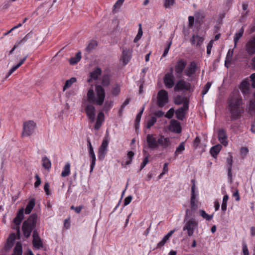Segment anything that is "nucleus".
I'll use <instances>...</instances> for the list:
<instances>
[{
    "instance_id": "nucleus-16",
    "label": "nucleus",
    "mask_w": 255,
    "mask_h": 255,
    "mask_svg": "<svg viewBox=\"0 0 255 255\" xmlns=\"http://www.w3.org/2000/svg\"><path fill=\"white\" fill-rule=\"evenodd\" d=\"M197 69V67L196 62L195 61H192L184 70V74L187 76L190 77L195 74Z\"/></svg>"
},
{
    "instance_id": "nucleus-2",
    "label": "nucleus",
    "mask_w": 255,
    "mask_h": 255,
    "mask_svg": "<svg viewBox=\"0 0 255 255\" xmlns=\"http://www.w3.org/2000/svg\"><path fill=\"white\" fill-rule=\"evenodd\" d=\"M146 141L148 147L152 150L157 149L159 145L165 148L171 144L169 138L165 137L161 134L157 135L156 134H148L146 136Z\"/></svg>"
},
{
    "instance_id": "nucleus-35",
    "label": "nucleus",
    "mask_w": 255,
    "mask_h": 255,
    "mask_svg": "<svg viewBox=\"0 0 255 255\" xmlns=\"http://www.w3.org/2000/svg\"><path fill=\"white\" fill-rule=\"evenodd\" d=\"M76 81V79L74 77H72L69 80H66L65 85L63 87V90L64 91L67 89L69 88L71 86L73 83Z\"/></svg>"
},
{
    "instance_id": "nucleus-29",
    "label": "nucleus",
    "mask_w": 255,
    "mask_h": 255,
    "mask_svg": "<svg viewBox=\"0 0 255 255\" xmlns=\"http://www.w3.org/2000/svg\"><path fill=\"white\" fill-rule=\"evenodd\" d=\"M35 206V201L34 199H31L26 205L25 209V213L29 214Z\"/></svg>"
},
{
    "instance_id": "nucleus-23",
    "label": "nucleus",
    "mask_w": 255,
    "mask_h": 255,
    "mask_svg": "<svg viewBox=\"0 0 255 255\" xmlns=\"http://www.w3.org/2000/svg\"><path fill=\"white\" fill-rule=\"evenodd\" d=\"M102 70L99 67H96L94 70L90 73V78L88 80L90 82L91 79L97 80L99 76L101 75Z\"/></svg>"
},
{
    "instance_id": "nucleus-22",
    "label": "nucleus",
    "mask_w": 255,
    "mask_h": 255,
    "mask_svg": "<svg viewBox=\"0 0 255 255\" xmlns=\"http://www.w3.org/2000/svg\"><path fill=\"white\" fill-rule=\"evenodd\" d=\"M23 208L20 209L17 213L16 216L14 218L13 222L16 226H19L24 218Z\"/></svg>"
},
{
    "instance_id": "nucleus-32",
    "label": "nucleus",
    "mask_w": 255,
    "mask_h": 255,
    "mask_svg": "<svg viewBox=\"0 0 255 255\" xmlns=\"http://www.w3.org/2000/svg\"><path fill=\"white\" fill-rule=\"evenodd\" d=\"M81 58V52H78L75 56L74 57H72L70 59L69 62L72 65H74L77 62H78Z\"/></svg>"
},
{
    "instance_id": "nucleus-62",
    "label": "nucleus",
    "mask_w": 255,
    "mask_h": 255,
    "mask_svg": "<svg viewBox=\"0 0 255 255\" xmlns=\"http://www.w3.org/2000/svg\"><path fill=\"white\" fill-rule=\"evenodd\" d=\"M124 0H118L117 2L114 4V7L115 8H119L123 3Z\"/></svg>"
},
{
    "instance_id": "nucleus-60",
    "label": "nucleus",
    "mask_w": 255,
    "mask_h": 255,
    "mask_svg": "<svg viewBox=\"0 0 255 255\" xmlns=\"http://www.w3.org/2000/svg\"><path fill=\"white\" fill-rule=\"evenodd\" d=\"M49 187H50L49 184L48 182L45 183L44 186V190L47 195H49L50 194V192H49Z\"/></svg>"
},
{
    "instance_id": "nucleus-53",
    "label": "nucleus",
    "mask_w": 255,
    "mask_h": 255,
    "mask_svg": "<svg viewBox=\"0 0 255 255\" xmlns=\"http://www.w3.org/2000/svg\"><path fill=\"white\" fill-rule=\"evenodd\" d=\"M35 178L36 180V182L34 183V187L35 188H37L41 184V179L38 174H36L35 176Z\"/></svg>"
},
{
    "instance_id": "nucleus-28",
    "label": "nucleus",
    "mask_w": 255,
    "mask_h": 255,
    "mask_svg": "<svg viewBox=\"0 0 255 255\" xmlns=\"http://www.w3.org/2000/svg\"><path fill=\"white\" fill-rule=\"evenodd\" d=\"M22 248L20 243L17 242L14 248L13 254L11 255H22Z\"/></svg>"
},
{
    "instance_id": "nucleus-30",
    "label": "nucleus",
    "mask_w": 255,
    "mask_h": 255,
    "mask_svg": "<svg viewBox=\"0 0 255 255\" xmlns=\"http://www.w3.org/2000/svg\"><path fill=\"white\" fill-rule=\"evenodd\" d=\"M186 102H188L187 99L180 95L177 96L174 99V103L176 105H179L183 104L184 105Z\"/></svg>"
},
{
    "instance_id": "nucleus-54",
    "label": "nucleus",
    "mask_w": 255,
    "mask_h": 255,
    "mask_svg": "<svg viewBox=\"0 0 255 255\" xmlns=\"http://www.w3.org/2000/svg\"><path fill=\"white\" fill-rule=\"evenodd\" d=\"M141 116L139 115H136L135 119V128L136 129L139 128V123L140 121Z\"/></svg>"
},
{
    "instance_id": "nucleus-41",
    "label": "nucleus",
    "mask_w": 255,
    "mask_h": 255,
    "mask_svg": "<svg viewBox=\"0 0 255 255\" xmlns=\"http://www.w3.org/2000/svg\"><path fill=\"white\" fill-rule=\"evenodd\" d=\"M97 45V43L96 41H91L87 46L86 49L88 52H90L92 50L95 48Z\"/></svg>"
},
{
    "instance_id": "nucleus-14",
    "label": "nucleus",
    "mask_w": 255,
    "mask_h": 255,
    "mask_svg": "<svg viewBox=\"0 0 255 255\" xmlns=\"http://www.w3.org/2000/svg\"><path fill=\"white\" fill-rule=\"evenodd\" d=\"M240 89L242 92L244 96V98L245 99H248L250 95V88L249 82L247 81H243L240 85Z\"/></svg>"
},
{
    "instance_id": "nucleus-42",
    "label": "nucleus",
    "mask_w": 255,
    "mask_h": 255,
    "mask_svg": "<svg viewBox=\"0 0 255 255\" xmlns=\"http://www.w3.org/2000/svg\"><path fill=\"white\" fill-rule=\"evenodd\" d=\"M156 118L154 117L148 120L146 125V128H150L156 122Z\"/></svg>"
},
{
    "instance_id": "nucleus-40",
    "label": "nucleus",
    "mask_w": 255,
    "mask_h": 255,
    "mask_svg": "<svg viewBox=\"0 0 255 255\" xmlns=\"http://www.w3.org/2000/svg\"><path fill=\"white\" fill-rule=\"evenodd\" d=\"M229 197L227 195H225L223 197V202L221 206V209L223 211H225L227 210V201L228 200Z\"/></svg>"
},
{
    "instance_id": "nucleus-21",
    "label": "nucleus",
    "mask_w": 255,
    "mask_h": 255,
    "mask_svg": "<svg viewBox=\"0 0 255 255\" xmlns=\"http://www.w3.org/2000/svg\"><path fill=\"white\" fill-rule=\"evenodd\" d=\"M204 38L198 35L194 34L190 38V42L192 45L200 46L203 42Z\"/></svg>"
},
{
    "instance_id": "nucleus-39",
    "label": "nucleus",
    "mask_w": 255,
    "mask_h": 255,
    "mask_svg": "<svg viewBox=\"0 0 255 255\" xmlns=\"http://www.w3.org/2000/svg\"><path fill=\"white\" fill-rule=\"evenodd\" d=\"M185 150L184 142H182L180 143L179 145L176 148V151L174 153L175 155L177 154H181Z\"/></svg>"
},
{
    "instance_id": "nucleus-3",
    "label": "nucleus",
    "mask_w": 255,
    "mask_h": 255,
    "mask_svg": "<svg viewBox=\"0 0 255 255\" xmlns=\"http://www.w3.org/2000/svg\"><path fill=\"white\" fill-rule=\"evenodd\" d=\"M96 95L92 87L90 88L87 94V101L89 103L95 104L99 106L103 104L105 98V91L101 85H96Z\"/></svg>"
},
{
    "instance_id": "nucleus-13",
    "label": "nucleus",
    "mask_w": 255,
    "mask_h": 255,
    "mask_svg": "<svg viewBox=\"0 0 255 255\" xmlns=\"http://www.w3.org/2000/svg\"><path fill=\"white\" fill-rule=\"evenodd\" d=\"M192 186L191 187V197L190 199L191 208L192 211H195L198 208V205L196 203L195 184L194 180H192Z\"/></svg>"
},
{
    "instance_id": "nucleus-36",
    "label": "nucleus",
    "mask_w": 255,
    "mask_h": 255,
    "mask_svg": "<svg viewBox=\"0 0 255 255\" xmlns=\"http://www.w3.org/2000/svg\"><path fill=\"white\" fill-rule=\"evenodd\" d=\"M134 153L132 151H130L128 152L127 160L125 162L126 165H128L131 163L132 160V158L134 156Z\"/></svg>"
},
{
    "instance_id": "nucleus-33",
    "label": "nucleus",
    "mask_w": 255,
    "mask_h": 255,
    "mask_svg": "<svg viewBox=\"0 0 255 255\" xmlns=\"http://www.w3.org/2000/svg\"><path fill=\"white\" fill-rule=\"evenodd\" d=\"M32 244L34 247L40 249L43 247V243L40 238L33 239Z\"/></svg>"
},
{
    "instance_id": "nucleus-31",
    "label": "nucleus",
    "mask_w": 255,
    "mask_h": 255,
    "mask_svg": "<svg viewBox=\"0 0 255 255\" xmlns=\"http://www.w3.org/2000/svg\"><path fill=\"white\" fill-rule=\"evenodd\" d=\"M70 173V164L69 163H67L63 168V170L61 173V176L63 177H65L68 176Z\"/></svg>"
},
{
    "instance_id": "nucleus-24",
    "label": "nucleus",
    "mask_w": 255,
    "mask_h": 255,
    "mask_svg": "<svg viewBox=\"0 0 255 255\" xmlns=\"http://www.w3.org/2000/svg\"><path fill=\"white\" fill-rule=\"evenodd\" d=\"M15 240V235L14 234H11L9 236L7 239V242L5 245V249L6 251L9 250L13 245L14 242Z\"/></svg>"
},
{
    "instance_id": "nucleus-8",
    "label": "nucleus",
    "mask_w": 255,
    "mask_h": 255,
    "mask_svg": "<svg viewBox=\"0 0 255 255\" xmlns=\"http://www.w3.org/2000/svg\"><path fill=\"white\" fill-rule=\"evenodd\" d=\"M91 103L85 105L84 111L88 118L90 120V123L94 122L96 116V109L95 107L91 104Z\"/></svg>"
},
{
    "instance_id": "nucleus-45",
    "label": "nucleus",
    "mask_w": 255,
    "mask_h": 255,
    "mask_svg": "<svg viewBox=\"0 0 255 255\" xmlns=\"http://www.w3.org/2000/svg\"><path fill=\"white\" fill-rule=\"evenodd\" d=\"M211 83L209 82H207L206 84L202 91V95H203V96L208 92V90H209L211 86Z\"/></svg>"
},
{
    "instance_id": "nucleus-17",
    "label": "nucleus",
    "mask_w": 255,
    "mask_h": 255,
    "mask_svg": "<svg viewBox=\"0 0 255 255\" xmlns=\"http://www.w3.org/2000/svg\"><path fill=\"white\" fill-rule=\"evenodd\" d=\"M169 129L171 131L177 133H180L182 131L180 124L175 120H172L170 121Z\"/></svg>"
},
{
    "instance_id": "nucleus-50",
    "label": "nucleus",
    "mask_w": 255,
    "mask_h": 255,
    "mask_svg": "<svg viewBox=\"0 0 255 255\" xmlns=\"http://www.w3.org/2000/svg\"><path fill=\"white\" fill-rule=\"evenodd\" d=\"M227 167L232 168L233 164V156L229 155L227 159Z\"/></svg>"
},
{
    "instance_id": "nucleus-15",
    "label": "nucleus",
    "mask_w": 255,
    "mask_h": 255,
    "mask_svg": "<svg viewBox=\"0 0 255 255\" xmlns=\"http://www.w3.org/2000/svg\"><path fill=\"white\" fill-rule=\"evenodd\" d=\"M108 141L107 139H104L102 143L101 146L99 149L98 158L100 160L104 159L107 151V147Z\"/></svg>"
},
{
    "instance_id": "nucleus-6",
    "label": "nucleus",
    "mask_w": 255,
    "mask_h": 255,
    "mask_svg": "<svg viewBox=\"0 0 255 255\" xmlns=\"http://www.w3.org/2000/svg\"><path fill=\"white\" fill-rule=\"evenodd\" d=\"M198 227V223L193 219L189 220L186 222L183 228V231H187L189 237L193 236L194 231Z\"/></svg>"
},
{
    "instance_id": "nucleus-26",
    "label": "nucleus",
    "mask_w": 255,
    "mask_h": 255,
    "mask_svg": "<svg viewBox=\"0 0 255 255\" xmlns=\"http://www.w3.org/2000/svg\"><path fill=\"white\" fill-rule=\"evenodd\" d=\"M222 148L221 145L218 144L211 147L210 149V153L213 157H216Z\"/></svg>"
},
{
    "instance_id": "nucleus-38",
    "label": "nucleus",
    "mask_w": 255,
    "mask_h": 255,
    "mask_svg": "<svg viewBox=\"0 0 255 255\" xmlns=\"http://www.w3.org/2000/svg\"><path fill=\"white\" fill-rule=\"evenodd\" d=\"M113 106V102L106 101L103 108V111L106 112H108Z\"/></svg>"
},
{
    "instance_id": "nucleus-25",
    "label": "nucleus",
    "mask_w": 255,
    "mask_h": 255,
    "mask_svg": "<svg viewBox=\"0 0 255 255\" xmlns=\"http://www.w3.org/2000/svg\"><path fill=\"white\" fill-rule=\"evenodd\" d=\"M31 34L29 33L27 34L22 39L17 42L11 49V50L9 51V54H12L15 49L19 45L25 43L30 37Z\"/></svg>"
},
{
    "instance_id": "nucleus-51",
    "label": "nucleus",
    "mask_w": 255,
    "mask_h": 255,
    "mask_svg": "<svg viewBox=\"0 0 255 255\" xmlns=\"http://www.w3.org/2000/svg\"><path fill=\"white\" fill-rule=\"evenodd\" d=\"M213 40H211L207 45V54L210 55L211 52V49L213 47Z\"/></svg>"
},
{
    "instance_id": "nucleus-12",
    "label": "nucleus",
    "mask_w": 255,
    "mask_h": 255,
    "mask_svg": "<svg viewBox=\"0 0 255 255\" xmlns=\"http://www.w3.org/2000/svg\"><path fill=\"white\" fill-rule=\"evenodd\" d=\"M188 102H186L182 107L176 111L175 114L176 118L179 120H183L185 118V113L188 110Z\"/></svg>"
},
{
    "instance_id": "nucleus-55",
    "label": "nucleus",
    "mask_w": 255,
    "mask_h": 255,
    "mask_svg": "<svg viewBox=\"0 0 255 255\" xmlns=\"http://www.w3.org/2000/svg\"><path fill=\"white\" fill-rule=\"evenodd\" d=\"M97 121L103 123L104 121V114L102 112H100L97 116Z\"/></svg>"
},
{
    "instance_id": "nucleus-61",
    "label": "nucleus",
    "mask_w": 255,
    "mask_h": 255,
    "mask_svg": "<svg viewBox=\"0 0 255 255\" xmlns=\"http://www.w3.org/2000/svg\"><path fill=\"white\" fill-rule=\"evenodd\" d=\"M188 21H189V26L190 27H192L193 25L194 22V17L193 16H189L188 17Z\"/></svg>"
},
{
    "instance_id": "nucleus-52",
    "label": "nucleus",
    "mask_w": 255,
    "mask_h": 255,
    "mask_svg": "<svg viewBox=\"0 0 255 255\" xmlns=\"http://www.w3.org/2000/svg\"><path fill=\"white\" fill-rule=\"evenodd\" d=\"M148 162V156H146L144 158L143 161L140 165V170H142L146 166Z\"/></svg>"
},
{
    "instance_id": "nucleus-5",
    "label": "nucleus",
    "mask_w": 255,
    "mask_h": 255,
    "mask_svg": "<svg viewBox=\"0 0 255 255\" xmlns=\"http://www.w3.org/2000/svg\"><path fill=\"white\" fill-rule=\"evenodd\" d=\"M36 124L32 121H28L23 124L22 136H29L34 132Z\"/></svg>"
},
{
    "instance_id": "nucleus-46",
    "label": "nucleus",
    "mask_w": 255,
    "mask_h": 255,
    "mask_svg": "<svg viewBox=\"0 0 255 255\" xmlns=\"http://www.w3.org/2000/svg\"><path fill=\"white\" fill-rule=\"evenodd\" d=\"M174 112H175V111H174V109L171 108L166 113L165 117L166 118H168V119H170L173 117Z\"/></svg>"
},
{
    "instance_id": "nucleus-7",
    "label": "nucleus",
    "mask_w": 255,
    "mask_h": 255,
    "mask_svg": "<svg viewBox=\"0 0 255 255\" xmlns=\"http://www.w3.org/2000/svg\"><path fill=\"white\" fill-rule=\"evenodd\" d=\"M157 104L159 107H163L168 102V93L165 90H160L157 94Z\"/></svg>"
},
{
    "instance_id": "nucleus-10",
    "label": "nucleus",
    "mask_w": 255,
    "mask_h": 255,
    "mask_svg": "<svg viewBox=\"0 0 255 255\" xmlns=\"http://www.w3.org/2000/svg\"><path fill=\"white\" fill-rule=\"evenodd\" d=\"M191 85L190 83L186 82L183 79L179 80L174 88L175 92H179L183 90L190 91Z\"/></svg>"
},
{
    "instance_id": "nucleus-47",
    "label": "nucleus",
    "mask_w": 255,
    "mask_h": 255,
    "mask_svg": "<svg viewBox=\"0 0 255 255\" xmlns=\"http://www.w3.org/2000/svg\"><path fill=\"white\" fill-rule=\"evenodd\" d=\"M175 0H165L164 6L165 8H169L173 5Z\"/></svg>"
},
{
    "instance_id": "nucleus-49",
    "label": "nucleus",
    "mask_w": 255,
    "mask_h": 255,
    "mask_svg": "<svg viewBox=\"0 0 255 255\" xmlns=\"http://www.w3.org/2000/svg\"><path fill=\"white\" fill-rule=\"evenodd\" d=\"M171 44H172V42L170 41V42L168 43L167 45L166 46V47L164 49L163 53L162 54V57H165L167 55Z\"/></svg>"
},
{
    "instance_id": "nucleus-59",
    "label": "nucleus",
    "mask_w": 255,
    "mask_h": 255,
    "mask_svg": "<svg viewBox=\"0 0 255 255\" xmlns=\"http://www.w3.org/2000/svg\"><path fill=\"white\" fill-rule=\"evenodd\" d=\"M249 152V149L246 147H243L241 149V154L242 156H246Z\"/></svg>"
},
{
    "instance_id": "nucleus-4",
    "label": "nucleus",
    "mask_w": 255,
    "mask_h": 255,
    "mask_svg": "<svg viewBox=\"0 0 255 255\" xmlns=\"http://www.w3.org/2000/svg\"><path fill=\"white\" fill-rule=\"evenodd\" d=\"M37 218V215L36 214H32L23 222L22 230L26 238H28L30 236L32 231L35 228Z\"/></svg>"
},
{
    "instance_id": "nucleus-58",
    "label": "nucleus",
    "mask_w": 255,
    "mask_h": 255,
    "mask_svg": "<svg viewBox=\"0 0 255 255\" xmlns=\"http://www.w3.org/2000/svg\"><path fill=\"white\" fill-rule=\"evenodd\" d=\"M120 92V88L119 86H117L115 87H114L112 90V94L115 96L119 95Z\"/></svg>"
},
{
    "instance_id": "nucleus-37",
    "label": "nucleus",
    "mask_w": 255,
    "mask_h": 255,
    "mask_svg": "<svg viewBox=\"0 0 255 255\" xmlns=\"http://www.w3.org/2000/svg\"><path fill=\"white\" fill-rule=\"evenodd\" d=\"M200 215L202 216L204 219H205L207 221H210L212 219L213 215H208L206 213V212L203 210H199Z\"/></svg>"
},
{
    "instance_id": "nucleus-64",
    "label": "nucleus",
    "mask_w": 255,
    "mask_h": 255,
    "mask_svg": "<svg viewBox=\"0 0 255 255\" xmlns=\"http://www.w3.org/2000/svg\"><path fill=\"white\" fill-rule=\"evenodd\" d=\"M200 142V139L198 136H197L194 140L193 146L195 147H198Z\"/></svg>"
},
{
    "instance_id": "nucleus-34",
    "label": "nucleus",
    "mask_w": 255,
    "mask_h": 255,
    "mask_svg": "<svg viewBox=\"0 0 255 255\" xmlns=\"http://www.w3.org/2000/svg\"><path fill=\"white\" fill-rule=\"evenodd\" d=\"M42 166L44 168L49 169L51 167V162L46 156H44L42 157Z\"/></svg>"
},
{
    "instance_id": "nucleus-1",
    "label": "nucleus",
    "mask_w": 255,
    "mask_h": 255,
    "mask_svg": "<svg viewBox=\"0 0 255 255\" xmlns=\"http://www.w3.org/2000/svg\"><path fill=\"white\" fill-rule=\"evenodd\" d=\"M229 110L231 114V121H234L241 118L243 112V100L241 97L234 96L228 102Z\"/></svg>"
},
{
    "instance_id": "nucleus-57",
    "label": "nucleus",
    "mask_w": 255,
    "mask_h": 255,
    "mask_svg": "<svg viewBox=\"0 0 255 255\" xmlns=\"http://www.w3.org/2000/svg\"><path fill=\"white\" fill-rule=\"evenodd\" d=\"M243 252L244 255H249V252L247 247V245L245 243L243 244Z\"/></svg>"
},
{
    "instance_id": "nucleus-56",
    "label": "nucleus",
    "mask_w": 255,
    "mask_h": 255,
    "mask_svg": "<svg viewBox=\"0 0 255 255\" xmlns=\"http://www.w3.org/2000/svg\"><path fill=\"white\" fill-rule=\"evenodd\" d=\"M132 199V196L131 195H129L124 200V206L128 205L131 202Z\"/></svg>"
},
{
    "instance_id": "nucleus-27",
    "label": "nucleus",
    "mask_w": 255,
    "mask_h": 255,
    "mask_svg": "<svg viewBox=\"0 0 255 255\" xmlns=\"http://www.w3.org/2000/svg\"><path fill=\"white\" fill-rule=\"evenodd\" d=\"M244 32V29L243 27L240 29L238 32H236L234 36V42L235 43V47L236 46L239 40L243 36Z\"/></svg>"
},
{
    "instance_id": "nucleus-11",
    "label": "nucleus",
    "mask_w": 255,
    "mask_h": 255,
    "mask_svg": "<svg viewBox=\"0 0 255 255\" xmlns=\"http://www.w3.org/2000/svg\"><path fill=\"white\" fill-rule=\"evenodd\" d=\"M246 49L248 54L250 55L255 54V34L253 35L247 43Z\"/></svg>"
},
{
    "instance_id": "nucleus-63",
    "label": "nucleus",
    "mask_w": 255,
    "mask_h": 255,
    "mask_svg": "<svg viewBox=\"0 0 255 255\" xmlns=\"http://www.w3.org/2000/svg\"><path fill=\"white\" fill-rule=\"evenodd\" d=\"M250 78L252 82V86L253 88H255V73L252 74L250 76Z\"/></svg>"
},
{
    "instance_id": "nucleus-20",
    "label": "nucleus",
    "mask_w": 255,
    "mask_h": 255,
    "mask_svg": "<svg viewBox=\"0 0 255 255\" xmlns=\"http://www.w3.org/2000/svg\"><path fill=\"white\" fill-rule=\"evenodd\" d=\"M131 53L128 49H125L123 50L122 60L125 65L128 63L131 58Z\"/></svg>"
},
{
    "instance_id": "nucleus-18",
    "label": "nucleus",
    "mask_w": 255,
    "mask_h": 255,
    "mask_svg": "<svg viewBox=\"0 0 255 255\" xmlns=\"http://www.w3.org/2000/svg\"><path fill=\"white\" fill-rule=\"evenodd\" d=\"M218 140L224 146H226L228 144V135L226 131L223 129H220L218 134Z\"/></svg>"
},
{
    "instance_id": "nucleus-43",
    "label": "nucleus",
    "mask_w": 255,
    "mask_h": 255,
    "mask_svg": "<svg viewBox=\"0 0 255 255\" xmlns=\"http://www.w3.org/2000/svg\"><path fill=\"white\" fill-rule=\"evenodd\" d=\"M90 157L91 158V163L90 165V172H92L95 165L96 158L95 154L93 155H90Z\"/></svg>"
},
{
    "instance_id": "nucleus-9",
    "label": "nucleus",
    "mask_w": 255,
    "mask_h": 255,
    "mask_svg": "<svg viewBox=\"0 0 255 255\" xmlns=\"http://www.w3.org/2000/svg\"><path fill=\"white\" fill-rule=\"evenodd\" d=\"M187 65V62L183 59L177 61L175 66V71L177 78H180L182 73Z\"/></svg>"
},
{
    "instance_id": "nucleus-48",
    "label": "nucleus",
    "mask_w": 255,
    "mask_h": 255,
    "mask_svg": "<svg viewBox=\"0 0 255 255\" xmlns=\"http://www.w3.org/2000/svg\"><path fill=\"white\" fill-rule=\"evenodd\" d=\"M168 240V239L164 236L162 240L157 244V248H162L165 245Z\"/></svg>"
},
{
    "instance_id": "nucleus-44",
    "label": "nucleus",
    "mask_w": 255,
    "mask_h": 255,
    "mask_svg": "<svg viewBox=\"0 0 255 255\" xmlns=\"http://www.w3.org/2000/svg\"><path fill=\"white\" fill-rule=\"evenodd\" d=\"M102 84L104 86H107L110 84V77L108 75H104L102 80Z\"/></svg>"
},
{
    "instance_id": "nucleus-19",
    "label": "nucleus",
    "mask_w": 255,
    "mask_h": 255,
    "mask_svg": "<svg viewBox=\"0 0 255 255\" xmlns=\"http://www.w3.org/2000/svg\"><path fill=\"white\" fill-rule=\"evenodd\" d=\"M163 82L167 88L170 89L174 85V76L171 75V73L165 74L163 78Z\"/></svg>"
}]
</instances>
